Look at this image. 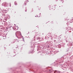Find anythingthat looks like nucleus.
Segmentation results:
<instances>
[{"label": "nucleus", "instance_id": "nucleus-1", "mask_svg": "<svg viewBox=\"0 0 73 73\" xmlns=\"http://www.w3.org/2000/svg\"><path fill=\"white\" fill-rule=\"evenodd\" d=\"M15 5H17V3H15Z\"/></svg>", "mask_w": 73, "mask_h": 73}, {"label": "nucleus", "instance_id": "nucleus-2", "mask_svg": "<svg viewBox=\"0 0 73 73\" xmlns=\"http://www.w3.org/2000/svg\"><path fill=\"white\" fill-rule=\"evenodd\" d=\"M32 12H33V9H32Z\"/></svg>", "mask_w": 73, "mask_h": 73}, {"label": "nucleus", "instance_id": "nucleus-3", "mask_svg": "<svg viewBox=\"0 0 73 73\" xmlns=\"http://www.w3.org/2000/svg\"><path fill=\"white\" fill-rule=\"evenodd\" d=\"M49 7H51V6L50 5V6H49Z\"/></svg>", "mask_w": 73, "mask_h": 73}, {"label": "nucleus", "instance_id": "nucleus-4", "mask_svg": "<svg viewBox=\"0 0 73 73\" xmlns=\"http://www.w3.org/2000/svg\"><path fill=\"white\" fill-rule=\"evenodd\" d=\"M55 73V72H54V73Z\"/></svg>", "mask_w": 73, "mask_h": 73}, {"label": "nucleus", "instance_id": "nucleus-5", "mask_svg": "<svg viewBox=\"0 0 73 73\" xmlns=\"http://www.w3.org/2000/svg\"><path fill=\"white\" fill-rule=\"evenodd\" d=\"M55 71H56V70Z\"/></svg>", "mask_w": 73, "mask_h": 73}]
</instances>
